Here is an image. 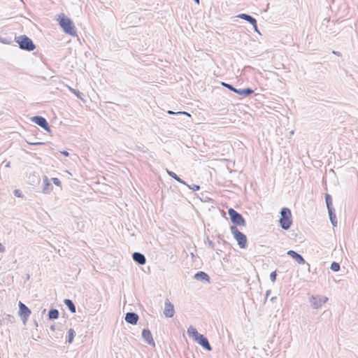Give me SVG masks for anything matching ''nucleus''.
<instances>
[{"mask_svg":"<svg viewBox=\"0 0 358 358\" xmlns=\"http://www.w3.org/2000/svg\"><path fill=\"white\" fill-rule=\"evenodd\" d=\"M59 24L66 34L73 36L76 35V27L73 21L64 13L59 15Z\"/></svg>","mask_w":358,"mask_h":358,"instance_id":"obj_1","label":"nucleus"},{"mask_svg":"<svg viewBox=\"0 0 358 358\" xmlns=\"http://www.w3.org/2000/svg\"><path fill=\"white\" fill-rule=\"evenodd\" d=\"M279 224L281 228L284 230H288L292 224V213L289 208L284 207L280 210V218L279 220Z\"/></svg>","mask_w":358,"mask_h":358,"instance_id":"obj_2","label":"nucleus"},{"mask_svg":"<svg viewBox=\"0 0 358 358\" xmlns=\"http://www.w3.org/2000/svg\"><path fill=\"white\" fill-rule=\"evenodd\" d=\"M15 41L18 43L20 49L32 51L36 48V45L31 38L26 35H20L15 37Z\"/></svg>","mask_w":358,"mask_h":358,"instance_id":"obj_3","label":"nucleus"},{"mask_svg":"<svg viewBox=\"0 0 358 358\" xmlns=\"http://www.w3.org/2000/svg\"><path fill=\"white\" fill-rule=\"evenodd\" d=\"M230 230L234 238L237 241L239 247L242 249L245 248L247 246L246 236L241 232L236 226H231Z\"/></svg>","mask_w":358,"mask_h":358,"instance_id":"obj_4","label":"nucleus"},{"mask_svg":"<svg viewBox=\"0 0 358 358\" xmlns=\"http://www.w3.org/2000/svg\"><path fill=\"white\" fill-rule=\"evenodd\" d=\"M228 214L230 217L231 221L234 224V226H245L246 222L243 215L236 211L234 208H229Z\"/></svg>","mask_w":358,"mask_h":358,"instance_id":"obj_5","label":"nucleus"},{"mask_svg":"<svg viewBox=\"0 0 358 358\" xmlns=\"http://www.w3.org/2000/svg\"><path fill=\"white\" fill-rule=\"evenodd\" d=\"M221 85L222 86H224V87L229 89V90L234 92L235 93L242 95V96H250V94H252L254 92L253 90H252L251 88H249V87L245 88V89H237V88H235L232 85L228 84L224 82H222Z\"/></svg>","mask_w":358,"mask_h":358,"instance_id":"obj_6","label":"nucleus"},{"mask_svg":"<svg viewBox=\"0 0 358 358\" xmlns=\"http://www.w3.org/2000/svg\"><path fill=\"white\" fill-rule=\"evenodd\" d=\"M31 120L32 122L36 124L37 125L40 126L41 128H43L44 130H45L48 132H51L50 127L48 124V121L46 119L42 116H34L31 118Z\"/></svg>","mask_w":358,"mask_h":358,"instance_id":"obj_7","label":"nucleus"},{"mask_svg":"<svg viewBox=\"0 0 358 358\" xmlns=\"http://www.w3.org/2000/svg\"><path fill=\"white\" fill-rule=\"evenodd\" d=\"M328 300V298L326 296H312L310 299V303L311 304V306L317 309L320 308L323 303H326V301Z\"/></svg>","mask_w":358,"mask_h":358,"instance_id":"obj_8","label":"nucleus"},{"mask_svg":"<svg viewBox=\"0 0 358 358\" xmlns=\"http://www.w3.org/2000/svg\"><path fill=\"white\" fill-rule=\"evenodd\" d=\"M19 313L23 317L24 323L31 315L30 309L21 301L19 302Z\"/></svg>","mask_w":358,"mask_h":358,"instance_id":"obj_9","label":"nucleus"},{"mask_svg":"<svg viewBox=\"0 0 358 358\" xmlns=\"http://www.w3.org/2000/svg\"><path fill=\"white\" fill-rule=\"evenodd\" d=\"M196 343H198L201 346H202L205 350L208 351L212 350V347L210 345L208 338L204 336L203 334H201L196 340H194Z\"/></svg>","mask_w":358,"mask_h":358,"instance_id":"obj_10","label":"nucleus"},{"mask_svg":"<svg viewBox=\"0 0 358 358\" xmlns=\"http://www.w3.org/2000/svg\"><path fill=\"white\" fill-rule=\"evenodd\" d=\"M139 317L138 314L134 312H128L126 313L124 320L125 321L130 324H136Z\"/></svg>","mask_w":358,"mask_h":358,"instance_id":"obj_11","label":"nucleus"},{"mask_svg":"<svg viewBox=\"0 0 358 358\" xmlns=\"http://www.w3.org/2000/svg\"><path fill=\"white\" fill-rule=\"evenodd\" d=\"M175 310L173 305L166 300L164 304V314L167 317H172L174 315Z\"/></svg>","mask_w":358,"mask_h":358,"instance_id":"obj_12","label":"nucleus"},{"mask_svg":"<svg viewBox=\"0 0 358 358\" xmlns=\"http://www.w3.org/2000/svg\"><path fill=\"white\" fill-rule=\"evenodd\" d=\"M287 254L299 264H304L306 263L304 258L300 254L294 250H289L287 251Z\"/></svg>","mask_w":358,"mask_h":358,"instance_id":"obj_13","label":"nucleus"},{"mask_svg":"<svg viewBox=\"0 0 358 358\" xmlns=\"http://www.w3.org/2000/svg\"><path fill=\"white\" fill-rule=\"evenodd\" d=\"M132 258L134 262L140 265H144L146 263V258L145 255L138 252H134L132 254Z\"/></svg>","mask_w":358,"mask_h":358,"instance_id":"obj_14","label":"nucleus"},{"mask_svg":"<svg viewBox=\"0 0 358 358\" xmlns=\"http://www.w3.org/2000/svg\"><path fill=\"white\" fill-rule=\"evenodd\" d=\"M142 337L149 345H155L152 334L148 329H143L142 331Z\"/></svg>","mask_w":358,"mask_h":358,"instance_id":"obj_15","label":"nucleus"},{"mask_svg":"<svg viewBox=\"0 0 358 358\" xmlns=\"http://www.w3.org/2000/svg\"><path fill=\"white\" fill-rule=\"evenodd\" d=\"M194 278L201 282H210L209 275L203 271H198L195 273Z\"/></svg>","mask_w":358,"mask_h":358,"instance_id":"obj_16","label":"nucleus"},{"mask_svg":"<svg viewBox=\"0 0 358 358\" xmlns=\"http://www.w3.org/2000/svg\"><path fill=\"white\" fill-rule=\"evenodd\" d=\"M327 210H328V214H329V220L331 221V224L334 227H337L338 222H337V218H336L334 208H330L329 209H327Z\"/></svg>","mask_w":358,"mask_h":358,"instance_id":"obj_17","label":"nucleus"},{"mask_svg":"<svg viewBox=\"0 0 358 358\" xmlns=\"http://www.w3.org/2000/svg\"><path fill=\"white\" fill-rule=\"evenodd\" d=\"M237 17L244 20L248 22L250 24H255L256 19L248 14L241 13V14H239L237 16Z\"/></svg>","mask_w":358,"mask_h":358,"instance_id":"obj_18","label":"nucleus"},{"mask_svg":"<svg viewBox=\"0 0 358 358\" xmlns=\"http://www.w3.org/2000/svg\"><path fill=\"white\" fill-rule=\"evenodd\" d=\"M187 333L188 336L192 337L194 340H196V338H197L201 335V334H199L197 330L192 326H190L187 329Z\"/></svg>","mask_w":358,"mask_h":358,"instance_id":"obj_19","label":"nucleus"},{"mask_svg":"<svg viewBox=\"0 0 358 358\" xmlns=\"http://www.w3.org/2000/svg\"><path fill=\"white\" fill-rule=\"evenodd\" d=\"M52 186L49 182L47 177H45L43 179V192L45 194L49 193L50 190L52 189Z\"/></svg>","mask_w":358,"mask_h":358,"instance_id":"obj_20","label":"nucleus"},{"mask_svg":"<svg viewBox=\"0 0 358 358\" xmlns=\"http://www.w3.org/2000/svg\"><path fill=\"white\" fill-rule=\"evenodd\" d=\"M65 306L68 308V309L71 311V313H74L76 311V306L72 301V300L66 299L64 301Z\"/></svg>","mask_w":358,"mask_h":358,"instance_id":"obj_21","label":"nucleus"},{"mask_svg":"<svg viewBox=\"0 0 358 358\" xmlns=\"http://www.w3.org/2000/svg\"><path fill=\"white\" fill-rule=\"evenodd\" d=\"M166 172L170 177H171L172 178L176 180L177 182H178L181 184H183L185 185H187V184L183 180H182L180 177H178L177 176V174H176L174 172L169 171L168 169L166 170Z\"/></svg>","mask_w":358,"mask_h":358,"instance_id":"obj_22","label":"nucleus"},{"mask_svg":"<svg viewBox=\"0 0 358 358\" xmlns=\"http://www.w3.org/2000/svg\"><path fill=\"white\" fill-rule=\"evenodd\" d=\"M59 311L57 309H55V308H52L49 310V313H48V318L49 320H56L59 317Z\"/></svg>","mask_w":358,"mask_h":358,"instance_id":"obj_23","label":"nucleus"},{"mask_svg":"<svg viewBox=\"0 0 358 358\" xmlns=\"http://www.w3.org/2000/svg\"><path fill=\"white\" fill-rule=\"evenodd\" d=\"M325 202H326L327 209H329L330 208H334L333 204H332V198L330 194H326Z\"/></svg>","mask_w":358,"mask_h":358,"instance_id":"obj_24","label":"nucleus"},{"mask_svg":"<svg viewBox=\"0 0 358 358\" xmlns=\"http://www.w3.org/2000/svg\"><path fill=\"white\" fill-rule=\"evenodd\" d=\"M75 331L73 329H70L68 331V339L67 342L70 344L72 343L73 338L75 336Z\"/></svg>","mask_w":358,"mask_h":358,"instance_id":"obj_25","label":"nucleus"},{"mask_svg":"<svg viewBox=\"0 0 358 358\" xmlns=\"http://www.w3.org/2000/svg\"><path fill=\"white\" fill-rule=\"evenodd\" d=\"M330 268L335 272H337L340 270V264L336 262L331 263Z\"/></svg>","mask_w":358,"mask_h":358,"instance_id":"obj_26","label":"nucleus"},{"mask_svg":"<svg viewBox=\"0 0 358 358\" xmlns=\"http://www.w3.org/2000/svg\"><path fill=\"white\" fill-rule=\"evenodd\" d=\"M69 90L71 92H73L77 97L81 99V94L82 93L79 92L78 90H74L71 87H69Z\"/></svg>","mask_w":358,"mask_h":358,"instance_id":"obj_27","label":"nucleus"},{"mask_svg":"<svg viewBox=\"0 0 358 358\" xmlns=\"http://www.w3.org/2000/svg\"><path fill=\"white\" fill-rule=\"evenodd\" d=\"M190 189H192L193 191H197L200 189V186L197 185H187Z\"/></svg>","mask_w":358,"mask_h":358,"instance_id":"obj_28","label":"nucleus"},{"mask_svg":"<svg viewBox=\"0 0 358 358\" xmlns=\"http://www.w3.org/2000/svg\"><path fill=\"white\" fill-rule=\"evenodd\" d=\"M167 113L169 114H170V115H173V114H183V115H186L190 116V115L188 113L185 112V111L175 113V112H173L172 110H168Z\"/></svg>","mask_w":358,"mask_h":358,"instance_id":"obj_29","label":"nucleus"},{"mask_svg":"<svg viewBox=\"0 0 358 358\" xmlns=\"http://www.w3.org/2000/svg\"><path fill=\"white\" fill-rule=\"evenodd\" d=\"M276 276H277V273H276V271H273L271 274H270V280L274 282L276 280Z\"/></svg>","mask_w":358,"mask_h":358,"instance_id":"obj_30","label":"nucleus"},{"mask_svg":"<svg viewBox=\"0 0 358 358\" xmlns=\"http://www.w3.org/2000/svg\"><path fill=\"white\" fill-rule=\"evenodd\" d=\"M207 243L210 248L214 249L215 243L211 240H210L208 238H207Z\"/></svg>","mask_w":358,"mask_h":358,"instance_id":"obj_31","label":"nucleus"},{"mask_svg":"<svg viewBox=\"0 0 358 358\" xmlns=\"http://www.w3.org/2000/svg\"><path fill=\"white\" fill-rule=\"evenodd\" d=\"M52 180L53 182V183L57 185V186H60L61 185V181L57 178H52Z\"/></svg>","mask_w":358,"mask_h":358,"instance_id":"obj_32","label":"nucleus"},{"mask_svg":"<svg viewBox=\"0 0 358 358\" xmlns=\"http://www.w3.org/2000/svg\"><path fill=\"white\" fill-rule=\"evenodd\" d=\"M13 194L17 197H22V194L20 190H19V189H15L13 191Z\"/></svg>","mask_w":358,"mask_h":358,"instance_id":"obj_33","label":"nucleus"},{"mask_svg":"<svg viewBox=\"0 0 358 358\" xmlns=\"http://www.w3.org/2000/svg\"><path fill=\"white\" fill-rule=\"evenodd\" d=\"M254 28V30L257 32L258 34H260L259 31V29H258V27H257V20L255 21V24H251Z\"/></svg>","mask_w":358,"mask_h":358,"instance_id":"obj_34","label":"nucleus"},{"mask_svg":"<svg viewBox=\"0 0 358 358\" xmlns=\"http://www.w3.org/2000/svg\"><path fill=\"white\" fill-rule=\"evenodd\" d=\"M271 291L270 289L267 290L266 292V296H265V299H264V302H266V301L268 299V296H269L270 294H271Z\"/></svg>","mask_w":358,"mask_h":358,"instance_id":"obj_35","label":"nucleus"},{"mask_svg":"<svg viewBox=\"0 0 358 358\" xmlns=\"http://www.w3.org/2000/svg\"><path fill=\"white\" fill-rule=\"evenodd\" d=\"M61 153L66 157H68L69 155V153L66 150L62 151Z\"/></svg>","mask_w":358,"mask_h":358,"instance_id":"obj_36","label":"nucleus"},{"mask_svg":"<svg viewBox=\"0 0 358 358\" xmlns=\"http://www.w3.org/2000/svg\"><path fill=\"white\" fill-rule=\"evenodd\" d=\"M4 250H5L4 246L1 243H0V252H4Z\"/></svg>","mask_w":358,"mask_h":358,"instance_id":"obj_37","label":"nucleus"},{"mask_svg":"<svg viewBox=\"0 0 358 358\" xmlns=\"http://www.w3.org/2000/svg\"><path fill=\"white\" fill-rule=\"evenodd\" d=\"M50 329L52 331H55V325H51V326H50Z\"/></svg>","mask_w":358,"mask_h":358,"instance_id":"obj_38","label":"nucleus"},{"mask_svg":"<svg viewBox=\"0 0 358 358\" xmlns=\"http://www.w3.org/2000/svg\"><path fill=\"white\" fill-rule=\"evenodd\" d=\"M276 299H277V297H276V296H273V297H271V301L272 302H273V301H275V300Z\"/></svg>","mask_w":358,"mask_h":358,"instance_id":"obj_39","label":"nucleus"},{"mask_svg":"<svg viewBox=\"0 0 358 358\" xmlns=\"http://www.w3.org/2000/svg\"><path fill=\"white\" fill-rule=\"evenodd\" d=\"M333 53L337 55H340V53L338 52L333 51Z\"/></svg>","mask_w":358,"mask_h":358,"instance_id":"obj_40","label":"nucleus"},{"mask_svg":"<svg viewBox=\"0 0 358 358\" xmlns=\"http://www.w3.org/2000/svg\"><path fill=\"white\" fill-rule=\"evenodd\" d=\"M10 162H8L6 164V166H6V167H9V166H10Z\"/></svg>","mask_w":358,"mask_h":358,"instance_id":"obj_41","label":"nucleus"},{"mask_svg":"<svg viewBox=\"0 0 358 358\" xmlns=\"http://www.w3.org/2000/svg\"><path fill=\"white\" fill-rule=\"evenodd\" d=\"M29 143L31 145H37V144H39L40 143Z\"/></svg>","mask_w":358,"mask_h":358,"instance_id":"obj_42","label":"nucleus"},{"mask_svg":"<svg viewBox=\"0 0 358 358\" xmlns=\"http://www.w3.org/2000/svg\"><path fill=\"white\" fill-rule=\"evenodd\" d=\"M194 2H195L196 3L199 4V0H194Z\"/></svg>","mask_w":358,"mask_h":358,"instance_id":"obj_43","label":"nucleus"},{"mask_svg":"<svg viewBox=\"0 0 358 358\" xmlns=\"http://www.w3.org/2000/svg\"><path fill=\"white\" fill-rule=\"evenodd\" d=\"M26 278H27V280H29V275H27V276H26Z\"/></svg>","mask_w":358,"mask_h":358,"instance_id":"obj_44","label":"nucleus"},{"mask_svg":"<svg viewBox=\"0 0 358 358\" xmlns=\"http://www.w3.org/2000/svg\"><path fill=\"white\" fill-rule=\"evenodd\" d=\"M324 20H326L327 22H329V19H327V18H324Z\"/></svg>","mask_w":358,"mask_h":358,"instance_id":"obj_45","label":"nucleus"},{"mask_svg":"<svg viewBox=\"0 0 358 358\" xmlns=\"http://www.w3.org/2000/svg\"><path fill=\"white\" fill-rule=\"evenodd\" d=\"M252 358H255V357H252Z\"/></svg>","mask_w":358,"mask_h":358,"instance_id":"obj_46","label":"nucleus"}]
</instances>
